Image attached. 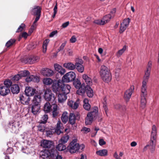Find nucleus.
<instances>
[{"instance_id":"nucleus-59","label":"nucleus","mask_w":159,"mask_h":159,"mask_svg":"<svg viewBox=\"0 0 159 159\" xmlns=\"http://www.w3.org/2000/svg\"><path fill=\"white\" fill-rule=\"evenodd\" d=\"M93 23L97 25H104L103 22L102 20H95L93 21Z\"/></svg>"},{"instance_id":"nucleus-4","label":"nucleus","mask_w":159,"mask_h":159,"mask_svg":"<svg viewBox=\"0 0 159 159\" xmlns=\"http://www.w3.org/2000/svg\"><path fill=\"white\" fill-rule=\"evenodd\" d=\"M44 98L45 100L47 101H51V102L54 104L56 102V98L52 94L51 91L48 89H47L45 92Z\"/></svg>"},{"instance_id":"nucleus-35","label":"nucleus","mask_w":159,"mask_h":159,"mask_svg":"<svg viewBox=\"0 0 159 159\" xmlns=\"http://www.w3.org/2000/svg\"><path fill=\"white\" fill-rule=\"evenodd\" d=\"M86 86L83 85L80 88L78 89V90L77 91L76 93L77 94L80 95H82L85 93L86 90Z\"/></svg>"},{"instance_id":"nucleus-30","label":"nucleus","mask_w":159,"mask_h":159,"mask_svg":"<svg viewBox=\"0 0 159 159\" xmlns=\"http://www.w3.org/2000/svg\"><path fill=\"white\" fill-rule=\"evenodd\" d=\"M41 101V97L40 95H37L34 96L33 99V104L40 105Z\"/></svg>"},{"instance_id":"nucleus-3","label":"nucleus","mask_w":159,"mask_h":159,"mask_svg":"<svg viewBox=\"0 0 159 159\" xmlns=\"http://www.w3.org/2000/svg\"><path fill=\"white\" fill-rule=\"evenodd\" d=\"M77 139H75L69 144L67 148L70 153H75L78 152L79 149V144L77 143Z\"/></svg>"},{"instance_id":"nucleus-60","label":"nucleus","mask_w":159,"mask_h":159,"mask_svg":"<svg viewBox=\"0 0 159 159\" xmlns=\"http://www.w3.org/2000/svg\"><path fill=\"white\" fill-rule=\"evenodd\" d=\"M22 151L23 153L26 154H29L31 152L30 150L27 148H22Z\"/></svg>"},{"instance_id":"nucleus-8","label":"nucleus","mask_w":159,"mask_h":159,"mask_svg":"<svg viewBox=\"0 0 159 159\" xmlns=\"http://www.w3.org/2000/svg\"><path fill=\"white\" fill-rule=\"evenodd\" d=\"M60 81V80H58L57 81L54 82L52 85V89L53 91L57 94L59 93L61 90V85L60 84H62Z\"/></svg>"},{"instance_id":"nucleus-9","label":"nucleus","mask_w":159,"mask_h":159,"mask_svg":"<svg viewBox=\"0 0 159 159\" xmlns=\"http://www.w3.org/2000/svg\"><path fill=\"white\" fill-rule=\"evenodd\" d=\"M19 100L21 102L25 105H28L30 100L29 97L26 94H20L19 96Z\"/></svg>"},{"instance_id":"nucleus-5","label":"nucleus","mask_w":159,"mask_h":159,"mask_svg":"<svg viewBox=\"0 0 159 159\" xmlns=\"http://www.w3.org/2000/svg\"><path fill=\"white\" fill-rule=\"evenodd\" d=\"M76 77L75 73L70 71L66 73L63 77L62 80L64 82L68 83L74 80Z\"/></svg>"},{"instance_id":"nucleus-2","label":"nucleus","mask_w":159,"mask_h":159,"mask_svg":"<svg viewBox=\"0 0 159 159\" xmlns=\"http://www.w3.org/2000/svg\"><path fill=\"white\" fill-rule=\"evenodd\" d=\"M57 154V151L54 148L51 150H45L41 152V156L44 159H51L55 158Z\"/></svg>"},{"instance_id":"nucleus-19","label":"nucleus","mask_w":159,"mask_h":159,"mask_svg":"<svg viewBox=\"0 0 159 159\" xmlns=\"http://www.w3.org/2000/svg\"><path fill=\"white\" fill-rule=\"evenodd\" d=\"M54 68L56 71L61 75H63L66 72L65 70L58 64L56 63L54 64Z\"/></svg>"},{"instance_id":"nucleus-23","label":"nucleus","mask_w":159,"mask_h":159,"mask_svg":"<svg viewBox=\"0 0 159 159\" xmlns=\"http://www.w3.org/2000/svg\"><path fill=\"white\" fill-rule=\"evenodd\" d=\"M156 143V142L155 141L150 140L149 144H147V145H148V149L150 150V152L152 153H153L155 150Z\"/></svg>"},{"instance_id":"nucleus-17","label":"nucleus","mask_w":159,"mask_h":159,"mask_svg":"<svg viewBox=\"0 0 159 159\" xmlns=\"http://www.w3.org/2000/svg\"><path fill=\"white\" fill-rule=\"evenodd\" d=\"M36 90L32 87H27L25 90V94L29 97L33 95L35 93Z\"/></svg>"},{"instance_id":"nucleus-41","label":"nucleus","mask_w":159,"mask_h":159,"mask_svg":"<svg viewBox=\"0 0 159 159\" xmlns=\"http://www.w3.org/2000/svg\"><path fill=\"white\" fill-rule=\"evenodd\" d=\"M75 115L71 113L69 116V122L71 125L74 124L75 123Z\"/></svg>"},{"instance_id":"nucleus-49","label":"nucleus","mask_w":159,"mask_h":159,"mask_svg":"<svg viewBox=\"0 0 159 159\" xmlns=\"http://www.w3.org/2000/svg\"><path fill=\"white\" fill-rule=\"evenodd\" d=\"M75 68L79 72L82 73L84 71V67L82 65L80 64L79 65L75 66Z\"/></svg>"},{"instance_id":"nucleus-16","label":"nucleus","mask_w":159,"mask_h":159,"mask_svg":"<svg viewBox=\"0 0 159 159\" xmlns=\"http://www.w3.org/2000/svg\"><path fill=\"white\" fill-rule=\"evenodd\" d=\"M71 87L67 84H63L61 85V90L62 93L66 95L69 93Z\"/></svg>"},{"instance_id":"nucleus-7","label":"nucleus","mask_w":159,"mask_h":159,"mask_svg":"<svg viewBox=\"0 0 159 159\" xmlns=\"http://www.w3.org/2000/svg\"><path fill=\"white\" fill-rule=\"evenodd\" d=\"M130 22L129 18L124 19L120 26V33H123L128 27Z\"/></svg>"},{"instance_id":"nucleus-32","label":"nucleus","mask_w":159,"mask_h":159,"mask_svg":"<svg viewBox=\"0 0 159 159\" xmlns=\"http://www.w3.org/2000/svg\"><path fill=\"white\" fill-rule=\"evenodd\" d=\"M96 154L97 155L101 156H106L107 154V151L105 149L99 150L96 151Z\"/></svg>"},{"instance_id":"nucleus-52","label":"nucleus","mask_w":159,"mask_h":159,"mask_svg":"<svg viewBox=\"0 0 159 159\" xmlns=\"http://www.w3.org/2000/svg\"><path fill=\"white\" fill-rule=\"evenodd\" d=\"M4 84L5 87H8V88L10 89V87L11 86L12 82L9 80H7L4 81Z\"/></svg>"},{"instance_id":"nucleus-56","label":"nucleus","mask_w":159,"mask_h":159,"mask_svg":"<svg viewBox=\"0 0 159 159\" xmlns=\"http://www.w3.org/2000/svg\"><path fill=\"white\" fill-rule=\"evenodd\" d=\"M15 39H11L8 41L6 43V46L7 47H9L12 45L15 42Z\"/></svg>"},{"instance_id":"nucleus-62","label":"nucleus","mask_w":159,"mask_h":159,"mask_svg":"<svg viewBox=\"0 0 159 159\" xmlns=\"http://www.w3.org/2000/svg\"><path fill=\"white\" fill-rule=\"evenodd\" d=\"M28 36V34L25 32H23L21 34H20L19 37V40L20 39L22 38L23 37L25 38H27Z\"/></svg>"},{"instance_id":"nucleus-54","label":"nucleus","mask_w":159,"mask_h":159,"mask_svg":"<svg viewBox=\"0 0 159 159\" xmlns=\"http://www.w3.org/2000/svg\"><path fill=\"white\" fill-rule=\"evenodd\" d=\"M19 73L21 77H25L30 74V72L27 70H24V71H21Z\"/></svg>"},{"instance_id":"nucleus-45","label":"nucleus","mask_w":159,"mask_h":159,"mask_svg":"<svg viewBox=\"0 0 159 159\" xmlns=\"http://www.w3.org/2000/svg\"><path fill=\"white\" fill-rule=\"evenodd\" d=\"M112 17L110 14H108L104 16L102 19L104 25L108 22Z\"/></svg>"},{"instance_id":"nucleus-15","label":"nucleus","mask_w":159,"mask_h":159,"mask_svg":"<svg viewBox=\"0 0 159 159\" xmlns=\"http://www.w3.org/2000/svg\"><path fill=\"white\" fill-rule=\"evenodd\" d=\"M41 73L44 76H50L52 75L54 72L52 70L48 68H44L42 69L41 71Z\"/></svg>"},{"instance_id":"nucleus-14","label":"nucleus","mask_w":159,"mask_h":159,"mask_svg":"<svg viewBox=\"0 0 159 159\" xmlns=\"http://www.w3.org/2000/svg\"><path fill=\"white\" fill-rule=\"evenodd\" d=\"M157 128L155 125H153L152 128L151 134L150 136V140L157 141Z\"/></svg>"},{"instance_id":"nucleus-40","label":"nucleus","mask_w":159,"mask_h":159,"mask_svg":"<svg viewBox=\"0 0 159 159\" xmlns=\"http://www.w3.org/2000/svg\"><path fill=\"white\" fill-rule=\"evenodd\" d=\"M61 119L63 123L65 124L68 120V116L67 113L66 112H64L62 114L61 117Z\"/></svg>"},{"instance_id":"nucleus-43","label":"nucleus","mask_w":159,"mask_h":159,"mask_svg":"<svg viewBox=\"0 0 159 159\" xmlns=\"http://www.w3.org/2000/svg\"><path fill=\"white\" fill-rule=\"evenodd\" d=\"M43 83L46 85H50L53 82L52 80L50 78H46L43 79Z\"/></svg>"},{"instance_id":"nucleus-58","label":"nucleus","mask_w":159,"mask_h":159,"mask_svg":"<svg viewBox=\"0 0 159 159\" xmlns=\"http://www.w3.org/2000/svg\"><path fill=\"white\" fill-rule=\"evenodd\" d=\"M25 25L24 24H22L17 29L16 32H19L22 31L25 27Z\"/></svg>"},{"instance_id":"nucleus-31","label":"nucleus","mask_w":159,"mask_h":159,"mask_svg":"<svg viewBox=\"0 0 159 159\" xmlns=\"http://www.w3.org/2000/svg\"><path fill=\"white\" fill-rule=\"evenodd\" d=\"M86 93L87 96L90 98L92 97L93 95V93L92 89L90 87V86H86Z\"/></svg>"},{"instance_id":"nucleus-18","label":"nucleus","mask_w":159,"mask_h":159,"mask_svg":"<svg viewBox=\"0 0 159 159\" xmlns=\"http://www.w3.org/2000/svg\"><path fill=\"white\" fill-rule=\"evenodd\" d=\"M63 128L62 124L60 121H58L57 124L56 129L54 130V132L57 134L59 135L62 132Z\"/></svg>"},{"instance_id":"nucleus-24","label":"nucleus","mask_w":159,"mask_h":159,"mask_svg":"<svg viewBox=\"0 0 159 159\" xmlns=\"http://www.w3.org/2000/svg\"><path fill=\"white\" fill-rule=\"evenodd\" d=\"M26 81L27 82L33 81L36 82H38L39 81V78L36 76L31 75L26 78Z\"/></svg>"},{"instance_id":"nucleus-48","label":"nucleus","mask_w":159,"mask_h":159,"mask_svg":"<svg viewBox=\"0 0 159 159\" xmlns=\"http://www.w3.org/2000/svg\"><path fill=\"white\" fill-rule=\"evenodd\" d=\"M150 71L147 70L145 72V75L143 77V81L145 82L146 83L147 82L148 79L149 78Z\"/></svg>"},{"instance_id":"nucleus-55","label":"nucleus","mask_w":159,"mask_h":159,"mask_svg":"<svg viewBox=\"0 0 159 159\" xmlns=\"http://www.w3.org/2000/svg\"><path fill=\"white\" fill-rule=\"evenodd\" d=\"M48 118V115L47 114L44 115L42 117L40 122L41 123L45 124Z\"/></svg>"},{"instance_id":"nucleus-57","label":"nucleus","mask_w":159,"mask_h":159,"mask_svg":"<svg viewBox=\"0 0 159 159\" xmlns=\"http://www.w3.org/2000/svg\"><path fill=\"white\" fill-rule=\"evenodd\" d=\"M75 66L79 65H82L83 63V60L77 58L75 60Z\"/></svg>"},{"instance_id":"nucleus-33","label":"nucleus","mask_w":159,"mask_h":159,"mask_svg":"<svg viewBox=\"0 0 159 159\" xmlns=\"http://www.w3.org/2000/svg\"><path fill=\"white\" fill-rule=\"evenodd\" d=\"M33 14L35 15H40L41 8L39 6H35L32 10Z\"/></svg>"},{"instance_id":"nucleus-61","label":"nucleus","mask_w":159,"mask_h":159,"mask_svg":"<svg viewBox=\"0 0 159 159\" xmlns=\"http://www.w3.org/2000/svg\"><path fill=\"white\" fill-rule=\"evenodd\" d=\"M36 26V25H35L33 24L31 26L29 30L28 33L30 35L32 34L33 31L35 29Z\"/></svg>"},{"instance_id":"nucleus-36","label":"nucleus","mask_w":159,"mask_h":159,"mask_svg":"<svg viewBox=\"0 0 159 159\" xmlns=\"http://www.w3.org/2000/svg\"><path fill=\"white\" fill-rule=\"evenodd\" d=\"M69 137L67 134L62 136L59 141V143H66L69 139Z\"/></svg>"},{"instance_id":"nucleus-39","label":"nucleus","mask_w":159,"mask_h":159,"mask_svg":"<svg viewBox=\"0 0 159 159\" xmlns=\"http://www.w3.org/2000/svg\"><path fill=\"white\" fill-rule=\"evenodd\" d=\"M51 107L50 103L49 102H46L44 105L43 110L45 112H48L51 110Z\"/></svg>"},{"instance_id":"nucleus-28","label":"nucleus","mask_w":159,"mask_h":159,"mask_svg":"<svg viewBox=\"0 0 159 159\" xmlns=\"http://www.w3.org/2000/svg\"><path fill=\"white\" fill-rule=\"evenodd\" d=\"M63 66L69 70H73L75 68V66L71 62L66 63L64 64Z\"/></svg>"},{"instance_id":"nucleus-6","label":"nucleus","mask_w":159,"mask_h":159,"mask_svg":"<svg viewBox=\"0 0 159 159\" xmlns=\"http://www.w3.org/2000/svg\"><path fill=\"white\" fill-rule=\"evenodd\" d=\"M134 89V86L131 85L129 88L126 90L124 94V98L125 101L127 102L130 99Z\"/></svg>"},{"instance_id":"nucleus-12","label":"nucleus","mask_w":159,"mask_h":159,"mask_svg":"<svg viewBox=\"0 0 159 159\" xmlns=\"http://www.w3.org/2000/svg\"><path fill=\"white\" fill-rule=\"evenodd\" d=\"M80 104V100L79 99H77L75 102L72 100H68L67 102L68 105L74 109H76L78 107Z\"/></svg>"},{"instance_id":"nucleus-64","label":"nucleus","mask_w":159,"mask_h":159,"mask_svg":"<svg viewBox=\"0 0 159 159\" xmlns=\"http://www.w3.org/2000/svg\"><path fill=\"white\" fill-rule=\"evenodd\" d=\"M21 78V76L19 73V74L15 75L13 78V79L15 80L18 81Z\"/></svg>"},{"instance_id":"nucleus-38","label":"nucleus","mask_w":159,"mask_h":159,"mask_svg":"<svg viewBox=\"0 0 159 159\" xmlns=\"http://www.w3.org/2000/svg\"><path fill=\"white\" fill-rule=\"evenodd\" d=\"M46 135L47 137H51L54 133V129L46 128Z\"/></svg>"},{"instance_id":"nucleus-13","label":"nucleus","mask_w":159,"mask_h":159,"mask_svg":"<svg viewBox=\"0 0 159 159\" xmlns=\"http://www.w3.org/2000/svg\"><path fill=\"white\" fill-rule=\"evenodd\" d=\"M10 92V89L5 86L0 85V94L1 95L5 96L7 95Z\"/></svg>"},{"instance_id":"nucleus-11","label":"nucleus","mask_w":159,"mask_h":159,"mask_svg":"<svg viewBox=\"0 0 159 159\" xmlns=\"http://www.w3.org/2000/svg\"><path fill=\"white\" fill-rule=\"evenodd\" d=\"M100 74L101 77L104 78L105 75H106L107 76L108 75H111L109 69L107 67L104 65L101 67Z\"/></svg>"},{"instance_id":"nucleus-37","label":"nucleus","mask_w":159,"mask_h":159,"mask_svg":"<svg viewBox=\"0 0 159 159\" xmlns=\"http://www.w3.org/2000/svg\"><path fill=\"white\" fill-rule=\"evenodd\" d=\"M53 105L52 116L54 117L57 116L58 114V108L57 105L54 104Z\"/></svg>"},{"instance_id":"nucleus-22","label":"nucleus","mask_w":159,"mask_h":159,"mask_svg":"<svg viewBox=\"0 0 159 159\" xmlns=\"http://www.w3.org/2000/svg\"><path fill=\"white\" fill-rule=\"evenodd\" d=\"M58 93L57 96L58 102L61 103L64 102L67 99L66 95L62 93Z\"/></svg>"},{"instance_id":"nucleus-27","label":"nucleus","mask_w":159,"mask_h":159,"mask_svg":"<svg viewBox=\"0 0 159 159\" xmlns=\"http://www.w3.org/2000/svg\"><path fill=\"white\" fill-rule=\"evenodd\" d=\"M147 83L143 81L142 85L141 87V96H146L147 94V87H146Z\"/></svg>"},{"instance_id":"nucleus-34","label":"nucleus","mask_w":159,"mask_h":159,"mask_svg":"<svg viewBox=\"0 0 159 159\" xmlns=\"http://www.w3.org/2000/svg\"><path fill=\"white\" fill-rule=\"evenodd\" d=\"M84 104V107L86 110L89 111L90 108L91 106L90 104L89 103V100L87 98H85L83 101Z\"/></svg>"},{"instance_id":"nucleus-47","label":"nucleus","mask_w":159,"mask_h":159,"mask_svg":"<svg viewBox=\"0 0 159 159\" xmlns=\"http://www.w3.org/2000/svg\"><path fill=\"white\" fill-rule=\"evenodd\" d=\"M49 40L48 39H46L43 42V52L45 53L47 51V47L48 45Z\"/></svg>"},{"instance_id":"nucleus-10","label":"nucleus","mask_w":159,"mask_h":159,"mask_svg":"<svg viewBox=\"0 0 159 159\" xmlns=\"http://www.w3.org/2000/svg\"><path fill=\"white\" fill-rule=\"evenodd\" d=\"M41 146L43 148H49L53 146V143L52 141L44 140L41 141Z\"/></svg>"},{"instance_id":"nucleus-21","label":"nucleus","mask_w":159,"mask_h":159,"mask_svg":"<svg viewBox=\"0 0 159 159\" xmlns=\"http://www.w3.org/2000/svg\"><path fill=\"white\" fill-rule=\"evenodd\" d=\"M82 77L84 81L86 83L87 85L86 86L91 85L92 84V80L86 74H84L82 75Z\"/></svg>"},{"instance_id":"nucleus-20","label":"nucleus","mask_w":159,"mask_h":159,"mask_svg":"<svg viewBox=\"0 0 159 159\" xmlns=\"http://www.w3.org/2000/svg\"><path fill=\"white\" fill-rule=\"evenodd\" d=\"M102 107L103 109L105 111L106 115L108 116V109L107 106V98L106 97H104L102 100Z\"/></svg>"},{"instance_id":"nucleus-46","label":"nucleus","mask_w":159,"mask_h":159,"mask_svg":"<svg viewBox=\"0 0 159 159\" xmlns=\"http://www.w3.org/2000/svg\"><path fill=\"white\" fill-rule=\"evenodd\" d=\"M56 148V149L58 151H62L66 149V147L63 143H59L57 146Z\"/></svg>"},{"instance_id":"nucleus-29","label":"nucleus","mask_w":159,"mask_h":159,"mask_svg":"<svg viewBox=\"0 0 159 159\" xmlns=\"http://www.w3.org/2000/svg\"><path fill=\"white\" fill-rule=\"evenodd\" d=\"M39 57L37 56H33L30 57L27 59V62L30 64H33L38 61Z\"/></svg>"},{"instance_id":"nucleus-53","label":"nucleus","mask_w":159,"mask_h":159,"mask_svg":"<svg viewBox=\"0 0 159 159\" xmlns=\"http://www.w3.org/2000/svg\"><path fill=\"white\" fill-rule=\"evenodd\" d=\"M74 86L76 89H78L81 87V83L79 80H77L74 81L73 82Z\"/></svg>"},{"instance_id":"nucleus-42","label":"nucleus","mask_w":159,"mask_h":159,"mask_svg":"<svg viewBox=\"0 0 159 159\" xmlns=\"http://www.w3.org/2000/svg\"><path fill=\"white\" fill-rule=\"evenodd\" d=\"M146 96H141V107L142 108H144L146 106Z\"/></svg>"},{"instance_id":"nucleus-50","label":"nucleus","mask_w":159,"mask_h":159,"mask_svg":"<svg viewBox=\"0 0 159 159\" xmlns=\"http://www.w3.org/2000/svg\"><path fill=\"white\" fill-rule=\"evenodd\" d=\"M102 80L108 83L111 80V74L109 75H105L104 78V77H101Z\"/></svg>"},{"instance_id":"nucleus-44","label":"nucleus","mask_w":159,"mask_h":159,"mask_svg":"<svg viewBox=\"0 0 159 159\" xmlns=\"http://www.w3.org/2000/svg\"><path fill=\"white\" fill-rule=\"evenodd\" d=\"M18 123L15 122L12 124L11 128L12 130V132L14 133H16L18 128Z\"/></svg>"},{"instance_id":"nucleus-26","label":"nucleus","mask_w":159,"mask_h":159,"mask_svg":"<svg viewBox=\"0 0 159 159\" xmlns=\"http://www.w3.org/2000/svg\"><path fill=\"white\" fill-rule=\"evenodd\" d=\"M40 109V105L33 104L32 106V112L34 115L36 114Z\"/></svg>"},{"instance_id":"nucleus-51","label":"nucleus","mask_w":159,"mask_h":159,"mask_svg":"<svg viewBox=\"0 0 159 159\" xmlns=\"http://www.w3.org/2000/svg\"><path fill=\"white\" fill-rule=\"evenodd\" d=\"M38 130L41 132H44V131H46V129L47 128H45V124H40L38 126Z\"/></svg>"},{"instance_id":"nucleus-25","label":"nucleus","mask_w":159,"mask_h":159,"mask_svg":"<svg viewBox=\"0 0 159 159\" xmlns=\"http://www.w3.org/2000/svg\"><path fill=\"white\" fill-rule=\"evenodd\" d=\"M11 90L13 94H17L19 92L20 88L18 85L15 84L11 85Z\"/></svg>"},{"instance_id":"nucleus-1","label":"nucleus","mask_w":159,"mask_h":159,"mask_svg":"<svg viewBox=\"0 0 159 159\" xmlns=\"http://www.w3.org/2000/svg\"><path fill=\"white\" fill-rule=\"evenodd\" d=\"M98 108L96 107H93L91 111L89 112L87 114L85 119L86 125H90L93 120L95 119L98 115Z\"/></svg>"},{"instance_id":"nucleus-63","label":"nucleus","mask_w":159,"mask_h":159,"mask_svg":"<svg viewBox=\"0 0 159 159\" xmlns=\"http://www.w3.org/2000/svg\"><path fill=\"white\" fill-rule=\"evenodd\" d=\"M66 41H65L63 43H62L60 47L58 49L59 51H60L63 49L64 47L66 46Z\"/></svg>"}]
</instances>
